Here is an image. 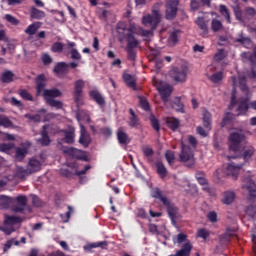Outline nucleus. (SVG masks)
<instances>
[{
  "mask_svg": "<svg viewBox=\"0 0 256 256\" xmlns=\"http://www.w3.org/2000/svg\"><path fill=\"white\" fill-rule=\"evenodd\" d=\"M233 201H235V192L233 191L224 192L222 203H224V205H231Z\"/></svg>",
  "mask_w": 256,
  "mask_h": 256,
  "instance_id": "72a5a7b5",
  "label": "nucleus"
},
{
  "mask_svg": "<svg viewBox=\"0 0 256 256\" xmlns=\"http://www.w3.org/2000/svg\"><path fill=\"white\" fill-rule=\"evenodd\" d=\"M219 12L222 17L227 21V23L231 24V13L229 12V9H227V6L220 5Z\"/></svg>",
  "mask_w": 256,
  "mask_h": 256,
  "instance_id": "ea45409f",
  "label": "nucleus"
},
{
  "mask_svg": "<svg viewBox=\"0 0 256 256\" xmlns=\"http://www.w3.org/2000/svg\"><path fill=\"white\" fill-rule=\"evenodd\" d=\"M13 126V122L5 115H0V127L9 128Z\"/></svg>",
  "mask_w": 256,
  "mask_h": 256,
  "instance_id": "864d4df0",
  "label": "nucleus"
},
{
  "mask_svg": "<svg viewBox=\"0 0 256 256\" xmlns=\"http://www.w3.org/2000/svg\"><path fill=\"white\" fill-rule=\"evenodd\" d=\"M142 23L145 27H151V30H145L135 25L134 37L135 35H139L140 37H149V35L157 29V25L161 23V14L159 13V10H152V15L148 14L143 16Z\"/></svg>",
  "mask_w": 256,
  "mask_h": 256,
  "instance_id": "f257e3e1",
  "label": "nucleus"
},
{
  "mask_svg": "<svg viewBox=\"0 0 256 256\" xmlns=\"http://www.w3.org/2000/svg\"><path fill=\"white\" fill-rule=\"evenodd\" d=\"M53 72L56 75H65V74L69 73V65H67L66 62H58L55 65Z\"/></svg>",
  "mask_w": 256,
  "mask_h": 256,
  "instance_id": "412c9836",
  "label": "nucleus"
},
{
  "mask_svg": "<svg viewBox=\"0 0 256 256\" xmlns=\"http://www.w3.org/2000/svg\"><path fill=\"white\" fill-rule=\"evenodd\" d=\"M137 47H139V40L127 42L126 52L129 61H135L137 59V52H135Z\"/></svg>",
  "mask_w": 256,
  "mask_h": 256,
  "instance_id": "9b49d317",
  "label": "nucleus"
},
{
  "mask_svg": "<svg viewBox=\"0 0 256 256\" xmlns=\"http://www.w3.org/2000/svg\"><path fill=\"white\" fill-rule=\"evenodd\" d=\"M189 68L186 65L175 66L170 70V77L175 83H185Z\"/></svg>",
  "mask_w": 256,
  "mask_h": 256,
  "instance_id": "39448f33",
  "label": "nucleus"
},
{
  "mask_svg": "<svg viewBox=\"0 0 256 256\" xmlns=\"http://www.w3.org/2000/svg\"><path fill=\"white\" fill-rule=\"evenodd\" d=\"M241 167H243V164H236L234 162H231L227 165L225 169V174L227 177H232V179L237 180V177H239V172L241 171Z\"/></svg>",
  "mask_w": 256,
  "mask_h": 256,
  "instance_id": "9d476101",
  "label": "nucleus"
},
{
  "mask_svg": "<svg viewBox=\"0 0 256 256\" xmlns=\"http://www.w3.org/2000/svg\"><path fill=\"white\" fill-rule=\"evenodd\" d=\"M233 119V114L231 112H227L221 122V127H225L229 122Z\"/></svg>",
  "mask_w": 256,
  "mask_h": 256,
  "instance_id": "0e129e2a",
  "label": "nucleus"
},
{
  "mask_svg": "<svg viewBox=\"0 0 256 256\" xmlns=\"http://www.w3.org/2000/svg\"><path fill=\"white\" fill-rule=\"evenodd\" d=\"M83 87H85V82L83 80H77L74 83V101H75V103H79L81 101V97H83Z\"/></svg>",
  "mask_w": 256,
  "mask_h": 256,
  "instance_id": "f8f14e48",
  "label": "nucleus"
},
{
  "mask_svg": "<svg viewBox=\"0 0 256 256\" xmlns=\"http://www.w3.org/2000/svg\"><path fill=\"white\" fill-rule=\"evenodd\" d=\"M255 154V148L253 146L247 147L242 153L241 157L244 161H249Z\"/></svg>",
  "mask_w": 256,
  "mask_h": 256,
  "instance_id": "4c0bfd02",
  "label": "nucleus"
},
{
  "mask_svg": "<svg viewBox=\"0 0 256 256\" xmlns=\"http://www.w3.org/2000/svg\"><path fill=\"white\" fill-rule=\"evenodd\" d=\"M18 95H20V97L24 99V101H33V95H31V93H29V91L25 89H20L18 91Z\"/></svg>",
  "mask_w": 256,
  "mask_h": 256,
  "instance_id": "3c124183",
  "label": "nucleus"
},
{
  "mask_svg": "<svg viewBox=\"0 0 256 256\" xmlns=\"http://www.w3.org/2000/svg\"><path fill=\"white\" fill-rule=\"evenodd\" d=\"M156 171L161 179H165L167 175H169V172L167 171V168L165 167V164H163L162 161H157L155 163Z\"/></svg>",
  "mask_w": 256,
  "mask_h": 256,
  "instance_id": "bb28decb",
  "label": "nucleus"
},
{
  "mask_svg": "<svg viewBox=\"0 0 256 256\" xmlns=\"http://www.w3.org/2000/svg\"><path fill=\"white\" fill-rule=\"evenodd\" d=\"M80 128L79 143L83 145V147H89V145H91V136L87 133L84 125H81Z\"/></svg>",
  "mask_w": 256,
  "mask_h": 256,
  "instance_id": "dca6fc26",
  "label": "nucleus"
},
{
  "mask_svg": "<svg viewBox=\"0 0 256 256\" xmlns=\"http://www.w3.org/2000/svg\"><path fill=\"white\" fill-rule=\"evenodd\" d=\"M129 113L131 115L128 121L129 127L131 128L139 127V117H137V114H135V111H133V109H130Z\"/></svg>",
  "mask_w": 256,
  "mask_h": 256,
  "instance_id": "c9c22d12",
  "label": "nucleus"
},
{
  "mask_svg": "<svg viewBox=\"0 0 256 256\" xmlns=\"http://www.w3.org/2000/svg\"><path fill=\"white\" fill-rule=\"evenodd\" d=\"M30 17L32 19H43L45 17V12L35 7H32L30 12Z\"/></svg>",
  "mask_w": 256,
  "mask_h": 256,
  "instance_id": "37998d69",
  "label": "nucleus"
},
{
  "mask_svg": "<svg viewBox=\"0 0 256 256\" xmlns=\"http://www.w3.org/2000/svg\"><path fill=\"white\" fill-rule=\"evenodd\" d=\"M155 86L161 95V99L164 101H169V97H171V93H173V87L167 84H163L162 82H155Z\"/></svg>",
  "mask_w": 256,
  "mask_h": 256,
  "instance_id": "6e6552de",
  "label": "nucleus"
},
{
  "mask_svg": "<svg viewBox=\"0 0 256 256\" xmlns=\"http://www.w3.org/2000/svg\"><path fill=\"white\" fill-rule=\"evenodd\" d=\"M62 95L63 93H61L57 88L45 89L43 93V97L45 98L46 103H48L50 99H55L57 97H61Z\"/></svg>",
  "mask_w": 256,
  "mask_h": 256,
  "instance_id": "f3484780",
  "label": "nucleus"
},
{
  "mask_svg": "<svg viewBox=\"0 0 256 256\" xmlns=\"http://www.w3.org/2000/svg\"><path fill=\"white\" fill-rule=\"evenodd\" d=\"M27 169L31 175L41 171V162L35 158H31L28 162Z\"/></svg>",
  "mask_w": 256,
  "mask_h": 256,
  "instance_id": "aec40b11",
  "label": "nucleus"
},
{
  "mask_svg": "<svg viewBox=\"0 0 256 256\" xmlns=\"http://www.w3.org/2000/svg\"><path fill=\"white\" fill-rule=\"evenodd\" d=\"M247 137L243 131L232 132L229 135V149L233 153H239L241 151V144L245 141Z\"/></svg>",
  "mask_w": 256,
  "mask_h": 256,
  "instance_id": "7ed1b4c3",
  "label": "nucleus"
},
{
  "mask_svg": "<svg viewBox=\"0 0 256 256\" xmlns=\"http://www.w3.org/2000/svg\"><path fill=\"white\" fill-rule=\"evenodd\" d=\"M196 24L198 25L199 29H201L202 31V37H207V34L209 33V27L207 26L205 19L198 18L196 20Z\"/></svg>",
  "mask_w": 256,
  "mask_h": 256,
  "instance_id": "473e14b6",
  "label": "nucleus"
},
{
  "mask_svg": "<svg viewBox=\"0 0 256 256\" xmlns=\"http://www.w3.org/2000/svg\"><path fill=\"white\" fill-rule=\"evenodd\" d=\"M15 74L11 70H6L1 74L0 81L2 83H13Z\"/></svg>",
  "mask_w": 256,
  "mask_h": 256,
  "instance_id": "7c9ffc66",
  "label": "nucleus"
},
{
  "mask_svg": "<svg viewBox=\"0 0 256 256\" xmlns=\"http://www.w3.org/2000/svg\"><path fill=\"white\" fill-rule=\"evenodd\" d=\"M10 205H15V198L1 195L0 196V207L2 209H9Z\"/></svg>",
  "mask_w": 256,
  "mask_h": 256,
  "instance_id": "a878e982",
  "label": "nucleus"
},
{
  "mask_svg": "<svg viewBox=\"0 0 256 256\" xmlns=\"http://www.w3.org/2000/svg\"><path fill=\"white\" fill-rule=\"evenodd\" d=\"M39 27H41V23H32L26 28L25 33L27 35H35V33H37V31L39 30Z\"/></svg>",
  "mask_w": 256,
  "mask_h": 256,
  "instance_id": "a19ab883",
  "label": "nucleus"
},
{
  "mask_svg": "<svg viewBox=\"0 0 256 256\" xmlns=\"http://www.w3.org/2000/svg\"><path fill=\"white\" fill-rule=\"evenodd\" d=\"M150 195L153 197V199H158V201H161L163 205H167L169 203V199L167 196L163 195V192L159 189V187H152L150 190Z\"/></svg>",
  "mask_w": 256,
  "mask_h": 256,
  "instance_id": "2eb2a0df",
  "label": "nucleus"
},
{
  "mask_svg": "<svg viewBox=\"0 0 256 256\" xmlns=\"http://www.w3.org/2000/svg\"><path fill=\"white\" fill-rule=\"evenodd\" d=\"M63 153H65V155H69L70 157H73L74 159H80V160L83 159V157L81 156V151L78 150L77 148L64 147Z\"/></svg>",
  "mask_w": 256,
  "mask_h": 256,
  "instance_id": "b1692460",
  "label": "nucleus"
},
{
  "mask_svg": "<svg viewBox=\"0 0 256 256\" xmlns=\"http://www.w3.org/2000/svg\"><path fill=\"white\" fill-rule=\"evenodd\" d=\"M242 188L249 192L250 199H256V185L251 176L243 179Z\"/></svg>",
  "mask_w": 256,
  "mask_h": 256,
  "instance_id": "1a4fd4ad",
  "label": "nucleus"
},
{
  "mask_svg": "<svg viewBox=\"0 0 256 256\" xmlns=\"http://www.w3.org/2000/svg\"><path fill=\"white\" fill-rule=\"evenodd\" d=\"M179 159L182 163H186L187 167H193L195 165V155L193 154V150L183 142L181 143Z\"/></svg>",
  "mask_w": 256,
  "mask_h": 256,
  "instance_id": "20e7f679",
  "label": "nucleus"
},
{
  "mask_svg": "<svg viewBox=\"0 0 256 256\" xmlns=\"http://www.w3.org/2000/svg\"><path fill=\"white\" fill-rule=\"evenodd\" d=\"M117 140L119 145H129L131 143V138H129L127 132L123 131V128L117 130Z\"/></svg>",
  "mask_w": 256,
  "mask_h": 256,
  "instance_id": "a211bd4d",
  "label": "nucleus"
},
{
  "mask_svg": "<svg viewBox=\"0 0 256 256\" xmlns=\"http://www.w3.org/2000/svg\"><path fill=\"white\" fill-rule=\"evenodd\" d=\"M11 149H15V143L9 142V143H2L0 144V152L1 153H9Z\"/></svg>",
  "mask_w": 256,
  "mask_h": 256,
  "instance_id": "de8ad7c7",
  "label": "nucleus"
},
{
  "mask_svg": "<svg viewBox=\"0 0 256 256\" xmlns=\"http://www.w3.org/2000/svg\"><path fill=\"white\" fill-rule=\"evenodd\" d=\"M256 9L253 7H246L244 9V17H255Z\"/></svg>",
  "mask_w": 256,
  "mask_h": 256,
  "instance_id": "69168bd1",
  "label": "nucleus"
},
{
  "mask_svg": "<svg viewBox=\"0 0 256 256\" xmlns=\"http://www.w3.org/2000/svg\"><path fill=\"white\" fill-rule=\"evenodd\" d=\"M4 223L5 225H16V223H21V218L17 216H6Z\"/></svg>",
  "mask_w": 256,
  "mask_h": 256,
  "instance_id": "09e8293b",
  "label": "nucleus"
},
{
  "mask_svg": "<svg viewBox=\"0 0 256 256\" xmlns=\"http://www.w3.org/2000/svg\"><path fill=\"white\" fill-rule=\"evenodd\" d=\"M210 233L207 229L202 228L197 231V237H200V239H207L209 237Z\"/></svg>",
  "mask_w": 256,
  "mask_h": 256,
  "instance_id": "338daca9",
  "label": "nucleus"
},
{
  "mask_svg": "<svg viewBox=\"0 0 256 256\" xmlns=\"http://www.w3.org/2000/svg\"><path fill=\"white\" fill-rule=\"evenodd\" d=\"M246 213L250 215V217H255L256 215V206L250 205L246 209Z\"/></svg>",
  "mask_w": 256,
  "mask_h": 256,
  "instance_id": "774afa93",
  "label": "nucleus"
},
{
  "mask_svg": "<svg viewBox=\"0 0 256 256\" xmlns=\"http://www.w3.org/2000/svg\"><path fill=\"white\" fill-rule=\"evenodd\" d=\"M238 115H245L249 111V98H242L239 100L237 107Z\"/></svg>",
  "mask_w": 256,
  "mask_h": 256,
  "instance_id": "4be33fe9",
  "label": "nucleus"
},
{
  "mask_svg": "<svg viewBox=\"0 0 256 256\" xmlns=\"http://www.w3.org/2000/svg\"><path fill=\"white\" fill-rule=\"evenodd\" d=\"M209 80L211 81V83H221L223 81V72L219 71V72L212 74L209 77Z\"/></svg>",
  "mask_w": 256,
  "mask_h": 256,
  "instance_id": "49530a36",
  "label": "nucleus"
},
{
  "mask_svg": "<svg viewBox=\"0 0 256 256\" xmlns=\"http://www.w3.org/2000/svg\"><path fill=\"white\" fill-rule=\"evenodd\" d=\"M63 43L61 42H55L52 46H51V52L52 53H63Z\"/></svg>",
  "mask_w": 256,
  "mask_h": 256,
  "instance_id": "4d7b16f0",
  "label": "nucleus"
},
{
  "mask_svg": "<svg viewBox=\"0 0 256 256\" xmlns=\"http://www.w3.org/2000/svg\"><path fill=\"white\" fill-rule=\"evenodd\" d=\"M90 97L99 105V107H105V98L97 90L89 92Z\"/></svg>",
  "mask_w": 256,
  "mask_h": 256,
  "instance_id": "5701e85b",
  "label": "nucleus"
},
{
  "mask_svg": "<svg viewBox=\"0 0 256 256\" xmlns=\"http://www.w3.org/2000/svg\"><path fill=\"white\" fill-rule=\"evenodd\" d=\"M165 159L169 165H173V163H175V153L171 150H167L165 152Z\"/></svg>",
  "mask_w": 256,
  "mask_h": 256,
  "instance_id": "13d9d810",
  "label": "nucleus"
},
{
  "mask_svg": "<svg viewBox=\"0 0 256 256\" xmlns=\"http://www.w3.org/2000/svg\"><path fill=\"white\" fill-rule=\"evenodd\" d=\"M64 135L65 136L62 139L64 143H67L68 145H72V143H75V132L73 130H64Z\"/></svg>",
  "mask_w": 256,
  "mask_h": 256,
  "instance_id": "f704fd0d",
  "label": "nucleus"
},
{
  "mask_svg": "<svg viewBox=\"0 0 256 256\" xmlns=\"http://www.w3.org/2000/svg\"><path fill=\"white\" fill-rule=\"evenodd\" d=\"M179 0H168L166 3V19L173 21L177 17Z\"/></svg>",
  "mask_w": 256,
  "mask_h": 256,
  "instance_id": "0eeeda50",
  "label": "nucleus"
},
{
  "mask_svg": "<svg viewBox=\"0 0 256 256\" xmlns=\"http://www.w3.org/2000/svg\"><path fill=\"white\" fill-rule=\"evenodd\" d=\"M211 29L214 33H217V31H221V29H223V23L220 20L213 19L211 22Z\"/></svg>",
  "mask_w": 256,
  "mask_h": 256,
  "instance_id": "603ef678",
  "label": "nucleus"
},
{
  "mask_svg": "<svg viewBox=\"0 0 256 256\" xmlns=\"http://www.w3.org/2000/svg\"><path fill=\"white\" fill-rule=\"evenodd\" d=\"M135 23L127 24V22H118L116 25V33L119 41L126 39L127 43L130 41H137L135 38Z\"/></svg>",
  "mask_w": 256,
  "mask_h": 256,
  "instance_id": "f03ea898",
  "label": "nucleus"
},
{
  "mask_svg": "<svg viewBox=\"0 0 256 256\" xmlns=\"http://www.w3.org/2000/svg\"><path fill=\"white\" fill-rule=\"evenodd\" d=\"M27 201V196L25 195H18L14 198V203H17V205H20L21 207H27Z\"/></svg>",
  "mask_w": 256,
  "mask_h": 256,
  "instance_id": "5fc2aeb1",
  "label": "nucleus"
},
{
  "mask_svg": "<svg viewBox=\"0 0 256 256\" xmlns=\"http://www.w3.org/2000/svg\"><path fill=\"white\" fill-rule=\"evenodd\" d=\"M28 175H31L28 168L25 169L23 167H20L16 170V177H18V179H25V177H27Z\"/></svg>",
  "mask_w": 256,
  "mask_h": 256,
  "instance_id": "8fccbe9b",
  "label": "nucleus"
},
{
  "mask_svg": "<svg viewBox=\"0 0 256 256\" xmlns=\"http://www.w3.org/2000/svg\"><path fill=\"white\" fill-rule=\"evenodd\" d=\"M242 61L244 63H247L249 61L251 65V72L249 74V77L251 79H256V70H255V65H256V45L253 48V52H242L241 53Z\"/></svg>",
  "mask_w": 256,
  "mask_h": 256,
  "instance_id": "423d86ee",
  "label": "nucleus"
},
{
  "mask_svg": "<svg viewBox=\"0 0 256 256\" xmlns=\"http://www.w3.org/2000/svg\"><path fill=\"white\" fill-rule=\"evenodd\" d=\"M149 119H150L152 128L156 130L157 133H159V131H161V124L159 123V119L155 117V114H150Z\"/></svg>",
  "mask_w": 256,
  "mask_h": 256,
  "instance_id": "c03bdc74",
  "label": "nucleus"
},
{
  "mask_svg": "<svg viewBox=\"0 0 256 256\" xmlns=\"http://www.w3.org/2000/svg\"><path fill=\"white\" fill-rule=\"evenodd\" d=\"M139 99H140L141 109H143V111H150L151 106L149 105V101H147V99L143 97H139Z\"/></svg>",
  "mask_w": 256,
  "mask_h": 256,
  "instance_id": "680f3d73",
  "label": "nucleus"
},
{
  "mask_svg": "<svg viewBox=\"0 0 256 256\" xmlns=\"http://www.w3.org/2000/svg\"><path fill=\"white\" fill-rule=\"evenodd\" d=\"M163 205L166 207L167 213H168L173 225H175V223H177V215H179V208H177L169 200H168L167 204H163Z\"/></svg>",
  "mask_w": 256,
  "mask_h": 256,
  "instance_id": "ddd939ff",
  "label": "nucleus"
},
{
  "mask_svg": "<svg viewBox=\"0 0 256 256\" xmlns=\"http://www.w3.org/2000/svg\"><path fill=\"white\" fill-rule=\"evenodd\" d=\"M233 11L237 21H240L241 23H243L244 19H243V11L241 10V7H239V5L234 6Z\"/></svg>",
  "mask_w": 256,
  "mask_h": 256,
  "instance_id": "6e6d98bb",
  "label": "nucleus"
},
{
  "mask_svg": "<svg viewBox=\"0 0 256 256\" xmlns=\"http://www.w3.org/2000/svg\"><path fill=\"white\" fill-rule=\"evenodd\" d=\"M192 249L193 245H191V242H186L180 250H178L175 254H170L169 256H190Z\"/></svg>",
  "mask_w": 256,
  "mask_h": 256,
  "instance_id": "6ab92c4d",
  "label": "nucleus"
},
{
  "mask_svg": "<svg viewBox=\"0 0 256 256\" xmlns=\"http://www.w3.org/2000/svg\"><path fill=\"white\" fill-rule=\"evenodd\" d=\"M202 121L205 129H208V131H211V114L209 113V111L205 110L203 112Z\"/></svg>",
  "mask_w": 256,
  "mask_h": 256,
  "instance_id": "58836bf2",
  "label": "nucleus"
},
{
  "mask_svg": "<svg viewBox=\"0 0 256 256\" xmlns=\"http://www.w3.org/2000/svg\"><path fill=\"white\" fill-rule=\"evenodd\" d=\"M166 125L168 129H171V131H177V129H179L180 122L177 118H167Z\"/></svg>",
  "mask_w": 256,
  "mask_h": 256,
  "instance_id": "e433bc0d",
  "label": "nucleus"
},
{
  "mask_svg": "<svg viewBox=\"0 0 256 256\" xmlns=\"http://www.w3.org/2000/svg\"><path fill=\"white\" fill-rule=\"evenodd\" d=\"M31 197L33 207H43V201L41 200V198H39V196L32 195Z\"/></svg>",
  "mask_w": 256,
  "mask_h": 256,
  "instance_id": "e2e57ef3",
  "label": "nucleus"
},
{
  "mask_svg": "<svg viewBox=\"0 0 256 256\" xmlns=\"http://www.w3.org/2000/svg\"><path fill=\"white\" fill-rule=\"evenodd\" d=\"M227 57V54L225 53L224 49L218 50V52L214 55V60L217 61L218 63L223 61Z\"/></svg>",
  "mask_w": 256,
  "mask_h": 256,
  "instance_id": "bf43d9fd",
  "label": "nucleus"
},
{
  "mask_svg": "<svg viewBox=\"0 0 256 256\" xmlns=\"http://www.w3.org/2000/svg\"><path fill=\"white\" fill-rule=\"evenodd\" d=\"M47 103L50 107H55V109H63V102L59 100L50 99Z\"/></svg>",
  "mask_w": 256,
  "mask_h": 256,
  "instance_id": "052dcab7",
  "label": "nucleus"
},
{
  "mask_svg": "<svg viewBox=\"0 0 256 256\" xmlns=\"http://www.w3.org/2000/svg\"><path fill=\"white\" fill-rule=\"evenodd\" d=\"M179 37H181V30L176 29L170 33L168 42L170 45L175 46L179 43Z\"/></svg>",
  "mask_w": 256,
  "mask_h": 256,
  "instance_id": "c85d7f7f",
  "label": "nucleus"
},
{
  "mask_svg": "<svg viewBox=\"0 0 256 256\" xmlns=\"http://www.w3.org/2000/svg\"><path fill=\"white\" fill-rule=\"evenodd\" d=\"M27 155V148L17 147L15 152V159L17 161H23Z\"/></svg>",
  "mask_w": 256,
  "mask_h": 256,
  "instance_id": "79ce46f5",
  "label": "nucleus"
},
{
  "mask_svg": "<svg viewBox=\"0 0 256 256\" xmlns=\"http://www.w3.org/2000/svg\"><path fill=\"white\" fill-rule=\"evenodd\" d=\"M45 81V74H40L36 77V89L38 95H40L42 91H45Z\"/></svg>",
  "mask_w": 256,
  "mask_h": 256,
  "instance_id": "cd10ccee",
  "label": "nucleus"
},
{
  "mask_svg": "<svg viewBox=\"0 0 256 256\" xmlns=\"http://www.w3.org/2000/svg\"><path fill=\"white\" fill-rule=\"evenodd\" d=\"M236 43H240V45H243L246 49H249L251 45L253 44V41H251V38L249 37H243L236 39Z\"/></svg>",
  "mask_w": 256,
  "mask_h": 256,
  "instance_id": "a18cd8bd",
  "label": "nucleus"
},
{
  "mask_svg": "<svg viewBox=\"0 0 256 256\" xmlns=\"http://www.w3.org/2000/svg\"><path fill=\"white\" fill-rule=\"evenodd\" d=\"M122 77L124 83H126L128 87L134 89V91L135 89H137V83L135 82V78H133L131 74L124 73Z\"/></svg>",
  "mask_w": 256,
  "mask_h": 256,
  "instance_id": "c756f323",
  "label": "nucleus"
},
{
  "mask_svg": "<svg viewBox=\"0 0 256 256\" xmlns=\"http://www.w3.org/2000/svg\"><path fill=\"white\" fill-rule=\"evenodd\" d=\"M48 128V125L42 126V130L40 132L41 138L37 140L42 147H49V145H51V138L49 137V132L47 131Z\"/></svg>",
  "mask_w": 256,
  "mask_h": 256,
  "instance_id": "4468645a",
  "label": "nucleus"
},
{
  "mask_svg": "<svg viewBox=\"0 0 256 256\" xmlns=\"http://www.w3.org/2000/svg\"><path fill=\"white\" fill-rule=\"evenodd\" d=\"M172 109L178 113H185V106L183 105V102H181V98L177 97L173 100Z\"/></svg>",
  "mask_w": 256,
  "mask_h": 256,
  "instance_id": "2f4dec72",
  "label": "nucleus"
},
{
  "mask_svg": "<svg viewBox=\"0 0 256 256\" xmlns=\"http://www.w3.org/2000/svg\"><path fill=\"white\" fill-rule=\"evenodd\" d=\"M108 245L109 243L107 241L88 243L84 246V250L91 251V249H97L99 247L100 249H107Z\"/></svg>",
  "mask_w": 256,
  "mask_h": 256,
  "instance_id": "393cba45",
  "label": "nucleus"
}]
</instances>
